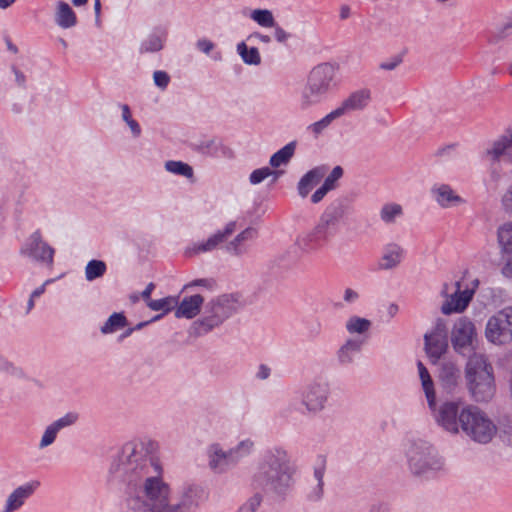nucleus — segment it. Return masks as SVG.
<instances>
[{"instance_id": "nucleus-1", "label": "nucleus", "mask_w": 512, "mask_h": 512, "mask_svg": "<svg viewBox=\"0 0 512 512\" xmlns=\"http://www.w3.org/2000/svg\"><path fill=\"white\" fill-rule=\"evenodd\" d=\"M153 446L152 443L129 442L122 449L123 471L144 479L143 485L129 497L128 506L134 512H185L186 503H170V489L161 479V465L149 450Z\"/></svg>"}, {"instance_id": "nucleus-2", "label": "nucleus", "mask_w": 512, "mask_h": 512, "mask_svg": "<svg viewBox=\"0 0 512 512\" xmlns=\"http://www.w3.org/2000/svg\"><path fill=\"white\" fill-rule=\"evenodd\" d=\"M437 423L447 432L458 434L460 430L471 440L487 444L497 433L494 422L479 408L465 405L463 401H446L436 414Z\"/></svg>"}, {"instance_id": "nucleus-3", "label": "nucleus", "mask_w": 512, "mask_h": 512, "mask_svg": "<svg viewBox=\"0 0 512 512\" xmlns=\"http://www.w3.org/2000/svg\"><path fill=\"white\" fill-rule=\"evenodd\" d=\"M291 473L286 453L278 450L276 454L265 457L256 475V482L267 489L282 492L290 484Z\"/></svg>"}, {"instance_id": "nucleus-4", "label": "nucleus", "mask_w": 512, "mask_h": 512, "mask_svg": "<svg viewBox=\"0 0 512 512\" xmlns=\"http://www.w3.org/2000/svg\"><path fill=\"white\" fill-rule=\"evenodd\" d=\"M484 335L489 343L496 346L512 343V306L504 307L488 318Z\"/></svg>"}, {"instance_id": "nucleus-5", "label": "nucleus", "mask_w": 512, "mask_h": 512, "mask_svg": "<svg viewBox=\"0 0 512 512\" xmlns=\"http://www.w3.org/2000/svg\"><path fill=\"white\" fill-rule=\"evenodd\" d=\"M450 338L454 350L458 353L473 349L477 341L475 324L467 317H460L453 325Z\"/></svg>"}, {"instance_id": "nucleus-6", "label": "nucleus", "mask_w": 512, "mask_h": 512, "mask_svg": "<svg viewBox=\"0 0 512 512\" xmlns=\"http://www.w3.org/2000/svg\"><path fill=\"white\" fill-rule=\"evenodd\" d=\"M330 235L329 221L321 219L313 229L298 236L296 244L304 252H314L329 240Z\"/></svg>"}, {"instance_id": "nucleus-7", "label": "nucleus", "mask_w": 512, "mask_h": 512, "mask_svg": "<svg viewBox=\"0 0 512 512\" xmlns=\"http://www.w3.org/2000/svg\"><path fill=\"white\" fill-rule=\"evenodd\" d=\"M447 329L443 321H437L433 330L425 334V351L433 363L447 351Z\"/></svg>"}, {"instance_id": "nucleus-8", "label": "nucleus", "mask_w": 512, "mask_h": 512, "mask_svg": "<svg viewBox=\"0 0 512 512\" xmlns=\"http://www.w3.org/2000/svg\"><path fill=\"white\" fill-rule=\"evenodd\" d=\"M40 482L32 480L15 488L7 497L5 506L1 512H15L19 510L35 491L39 488Z\"/></svg>"}, {"instance_id": "nucleus-9", "label": "nucleus", "mask_w": 512, "mask_h": 512, "mask_svg": "<svg viewBox=\"0 0 512 512\" xmlns=\"http://www.w3.org/2000/svg\"><path fill=\"white\" fill-rule=\"evenodd\" d=\"M335 76V68L328 63L314 67L307 78V83L324 95L330 90Z\"/></svg>"}, {"instance_id": "nucleus-10", "label": "nucleus", "mask_w": 512, "mask_h": 512, "mask_svg": "<svg viewBox=\"0 0 512 512\" xmlns=\"http://www.w3.org/2000/svg\"><path fill=\"white\" fill-rule=\"evenodd\" d=\"M22 253L37 260L52 263L54 249L42 240L39 231L34 232L22 249Z\"/></svg>"}, {"instance_id": "nucleus-11", "label": "nucleus", "mask_w": 512, "mask_h": 512, "mask_svg": "<svg viewBox=\"0 0 512 512\" xmlns=\"http://www.w3.org/2000/svg\"><path fill=\"white\" fill-rule=\"evenodd\" d=\"M453 286L454 291L447 297L441 308L446 315L464 311L474 293L473 289L461 290L460 282H455Z\"/></svg>"}, {"instance_id": "nucleus-12", "label": "nucleus", "mask_w": 512, "mask_h": 512, "mask_svg": "<svg viewBox=\"0 0 512 512\" xmlns=\"http://www.w3.org/2000/svg\"><path fill=\"white\" fill-rule=\"evenodd\" d=\"M497 242L501 253L508 256L502 268V273L505 276H512V220L498 227Z\"/></svg>"}, {"instance_id": "nucleus-13", "label": "nucleus", "mask_w": 512, "mask_h": 512, "mask_svg": "<svg viewBox=\"0 0 512 512\" xmlns=\"http://www.w3.org/2000/svg\"><path fill=\"white\" fill-rule=\"evenodd\" d=\"M431 193L435 201L443 208L457 207L465 203V200L448 184H435Z\"/></svg>"}, {"instance_id": "nucleus-14", "label": "nucleus", "mask_w": 512, "mask_h": 512, "mask_svg": "<svg viewBox=\"0 0 512 512\" xmlns=\"http://www.w3.org/2000/svg\"><path fill=\"white\" fill-rule=\"evenodd\" d=\"M487 376H493L492 367L487 362L486 357L483 354H473L466 365V378L471 380L475 378V382H482V379Z\"/></svg>"}, {"instance_id": "nucleus-15", "label": "nucleus", "mask_w": 512, "mask_h": 512, "mask_svg": "<svg viewBox=\"0 0 512 512\" xmlns=\"http://www.w3.org/2000/svg\"><path fill=\"white\" fill-rule=\"evenodd\" d=\"M370 101V92L368 90H359L350 94L335 109L339 117L351 113L353 111L364 109Z\"/></svg>"}, {"instance_id": "nucleus-16", "label": "nucleus", "mask_w": 512, "mask_h": 512, "mask_svg": "<svg viewBox=\"0 0 512 512\" xmlns=\"http://www.w3.org/2000/svg\"><path fill=\"white\" fill-rule=\"evenodd\" d=\"M475 378L467 380L469 390L476 401H488L494 395V377L487 376L482 379V382L476 383Z\"/></svg>"}, {"instance_id": "nucleus-17", "label": "nucleus", "mask_w": 512, "mask_h": 512, "mask_svg": "<svg viewBox=\"0 0 512 512\" xmlns=\"http://www.w3.org/2000/svg\"><path fill=\"white\" fill-rule=\"evenodd\" d=\"M327 399V388L325 385H310L304 394V404L310 411H318L324 407Z\"/></svg>"}, {"instance_id": "nucleus-18", "label": "nucleus", "mask_w": 512, "mask_h": 512, "mask_svg": "<svg viewBox=\"0 0 512 512\" xmlns=\"http://www.w3.org/2000/svg\"><path fill=\"white\" fill-rule=\"evenodd\" d=\"M203 301V297L198 294L185 297L177 307L175 316L177 318H194L199 314Z\"/></svg>"}, {"instance_id": "nucleus-19", "label": "nucleus", "mask_w": 512, "mask_h": 512, "mask_svg": "<svg viewBox=\"0 0 512 512\" xmlns=\"http://www.w3.org/2000/svg\"><path fill=\"white\" fill-rule=\"evenodd\" d=\"M403 249L400 245L395 243L387 244L383 249L382 257L379 261L381 269H392L400 264L403 258Z\"/></svg>"}, {"instance_id": "nucleus-20", "label": "nucleus", "mask_w": 512, "mask_h": 512, "mask_svg": "<svg viewBox=\"0 0 512 512\" xmlns=\"http://www.w3.org/2000/svg\"><path fill=\"white\" fill-rule=\"evenodd\" d=\"M239 307L238 298L234 295H223L219 297L213 305L215 316L220 319L228 317Z\"/></svg>"}, {"instance_id": "nucleus-21", "label": "nucleus", "mask_w": 512, "mask_h": 512, "mask_svg": "<svg viewBox=\"0 0 512 512\" xmlns=\"http://www.w3.org/2000/svg\"><path fill=\"white\" fill-rule=\"evenodd\" d=\"M417 366L422 388L424 390L428 405L432 410H434L436 406V395L433 380L422 362L419 361Z\"/></svg>"}, {"instance_id": "nucleus-22", "label": "nucleus", "mask_w": 512, "mask_h": 512, "mask_svg": "<svg viewBox=\"0 0 512 512\" xmlns=\"http://www.w3.org/2000/svg\"><path fill=\"white\" fill-rule=\"evenodd\" d=\"M233 453H225L218 445H212L209 449L210 467L214 470H223L233 459Z\"/></svg>"}, {"instance_id": "nucleus-23", "label": "nucleus", "mask_w": 512, "mask_h": 512, "mask_svg": "<svg viewBox=\"0 0 512 512\" xmlns=\"http://www.w3.org/2000/svg\"><path fill=\"white\" fill-rule=\"evenodd\" d=\"M324 177V172L319 169H313L306 173L298 184V191L302 197H306L309 192L316 186Z\"/></svg>"}, {"instance_id": "nucleus-24", "label": "nucleus", "mask_w": 512, "mask_h": 512, "mask_svg": "<svg viewBox=\"0 0 512 512\" xmlns=\"http://www.w3.org/2000/svg\"><path fill=\"white\" fill-rule=\"evenodd\" d=\"M409 462L411 469L415 474H421L425 472V468L428 464V459L430 456L429 447H425L418 452L416 449H412L408 452Z\"/></svg>"}, {"instance_id": "nucleus-25", "label": "nucleus", "mask_w": 512, "mask_h": 512, "mask_svg": "<svg viewBox=\"0 0 512 512\" xmlns=\"http://www.w3.org/2000/svg\"><path fill=\"white\" fill-rule=\"evenodd\" d=\"M324 96L319 90L314 89L311 85L306 83L305 87L301 91L299 97V107L302 110H306L316 104H318Z\"/></svg>"}, {"instance_id": "nucleus-26", "label": "nucleus", "mask_w": 512, "mask_h": 512, "mask_svg": "<svg viewBox=\"0 0 512 512\" xmlns=\"http://www.w3.org/2000/svg\"><path fill=\"white\" fill-rule=\"evenodd\" d=\"M56 23L62 28H70L76 24V14L65 2L57 4Z\"/></svg>"}, {"instance_id": "nucleus-27", "label": "nucleus", "mask_w": 512, "mask_h": 512, "mask_svg": "<svg viewBox=\"0 0 512 512\" xmlns=\"http://www.w3.org/2000/svg\"><path fill=\"white\" fill-rule=\"evenodd\" d=\"M225 239L224 234H214L211 236L207 241L202 243L193 244L192 246L188 247L186 250V254L188 256H193L199 253L203 252H209L215 249L221 242H223Z\"/></svg>"}, {"instance_id": "nucleus-28", "label": "nucleus", "mask_w": 512, "mask_h": 512, "mask_svg": "<svg viewBox=\"0 0 512 512\" xmlns=\"http://www.w3.org/2000/svg\"><path fill=\"white\" fill-rule=\"evenodd\" d=\"M439 377L442 385L450 391L452 387L457 385L460 371L454 364H445L441 369Z\"/></svg>"}, {"instance_id": "nucleus-29", "label": "nucleus", "mask_w": 512, "mask_h": 512, "mask_svg": "<svg viewBox=\"0 0 512 512\" xmlns=\"http://www.w3.org/2000/svg\"><path fill=\"white\" fill-rule=\"evenodd\" d=\"M511 147L512 137L507 135L502 136L493 143L492 147L487 151V156L492 160H498Z\"/></svg>"}, {"instance_id": "nucleus-30", "label": "nucleus", "mask_w": 512, "mask_h": 512, "mask_svg": "<svg viewBox=\"0 0 512 512\" xmlns=\"http://www.w3.org/2000/svg\"><path fill=\"white\" fill-rule=\"evenodd\" d=\"M362 346V341L348 340L339 350L338 357L342 363H350Z\"/></svg>"}, {"instance_id": "nucleus-31", "label": "nucleus", "mask_w": 512, "mask_h": 512, "mask_svg": "<svg viewBox=\"0 0 512 512\" xmlns=\"http://www.w3.org/2000/svg\"><path fill=\"white\" fill-rule=\"evenodd\" d=\"M295 151V143L291 142L284 146L282 149L277 151L270 159L272 167H279L285 165L292 158Z\"/></svg>"}, {"instance_id": "nucleus-32", "label": "nucleus", "mask_w": 512, "mask_h": 512, "mask_svg": "<svg viewBox=\"0 0 512 512\" xmlns=\"http://www.w3.org/2000/svg\"><path fill=\"white\" fill-rule=\"evenodd\" d=\"M257 236V231L254 228H247L241 232L234 241L229 244L228 249L236 254L243 251V244L247 241L253 240Z\"/></svg>"}, {"instance_id": "nucleus-33", "label": "nucleus", "mask_w": 512, "mask_h": 512, "mask_svg": "<svg viewBox=\"0 0 512 512\" xmlns=\"http://www.w3.org/2000/svg\"><path fill=\"white\" fill-rule=\"evenodd\" d=\"M402 207L397 203H387L380 210L381 220L385 223H393L402 215Z\"/></svg>"}, {"instance_id": "nucleus-34", "label": "nucleus", "mask_w": 512, "mask_h": 512, "mask_svg": "<svg viewBox=\"0 0 512 512\" xmlns=\"http://www.w3.org/2000/svg\"><path fill=\"white\" fill-rule=\"evenodd\" d=\"M106 272V264L101 260H91L85 268V276L88 281L100 278Z\"/></svg>"}, {"instance_id": "nucleus-35", "label": "nucleus", "mask_w": 512, "mask_h": 512, "mask_svg": "<svg viewBox=\"0 0 512 512\" xmlns=\"http://www.w3.org/2000/svg\"><path fill=\"white\" fill-rule=\"evenodd\" d=\"M178 301L175 297L168 296L159 300H149L147 306L153 311L162 310L164 313L171 311Z\"/></svg>"}, {"instance_id": "nucleus-36", "label": "nucleus", "mask_w": 512, "mask_h": 512, "mask_svg": "<svg viewBox=\"0 0 512 512\" xmlns=\"http://www.w3.org/2000/svg\"><path fill=\"white\" fill-rule=\"evenodd\" d=\"M340 118L337 114V111L335 109L328 113L325 117H323L321 120L312 123L308 126V130L312 132L315 136H318L322 133L335 119Z\"/></svg>"}, {"instance_id": "nucleus-37", "label": "nucleus", "mask_w": 512, "mask_h": 512, "mask_svg": "<svg viewBox=\"0 0 512 512\" xmlns=\"http://www.w3.org/2000/svg\"><path fill=\"white\" fill-rule=\"evenodd\" d=\"M251 18L262 27H274L276 24L272 12L267 9L252 11Z\"/></svg>"}, {"instance_id": "nucleus-38", "label": "nucleus", "mask_w": 512, "mask_h": 512, "mask_svg": "<svg viewBox=\"0 0 512 512\" xmlns=\"http://www.w3.org/2000/svg\"><path fill=\"white\" fill-rule=\"evenodd\" d=\"M370 326H371V323L369 320H367L365 318L356 317V316L351 317L346 323V328H347L348 332L351 334H353V333L362 334V333L368 331Z\"/></svg>"}, {"instance_id": "nucleus-39", "label": "nucleus", "mask_w": 512, "mask_h": 512, "mask_svg": "<svg viewBox=\"0 0 512 512\" xmlns=\"http://www.w3.org/2000/svg\"><path fill=\"white\" fill-rule=\"evenodd\" d=\"M237 49L244 62L254 65L260 63L261 59L257 48H248L245 43H240Z\"/></svg>"}, {"instance_id": "nucleus-40", "label": "nucleus", "mask_w": 512, "mask_h": 512, "mask_svg": "<svg viewBox=\"0 0 512 512\" xmlns=\"http://www.w3.org/2000/svg\"><path fill=\"white\" fill-rule=\"evenodd\" d=\"M126 325V319L122 314L114 313L101 328L103 333H112Z\"/></svg>"}, {"instance_id": "nucleus-41", "label": "nucleus", "mask_w": 512, "mask_h": 512, "mask_svg": "<svg viewBox=\"0 0 512 512\" xmlns=\"http://www.w3.org/2000/svg\"><path fill=\"white\" fill-rule=\"evenodd\" d=\"M166 169L174 174L183 175L185 177L193 176V169L188 164L180 161H168L165 164Z\"/></svg>"}, {"instance_id": "nucleus-42", "label": "nucleus", "mask_w": 512, "mask_h": 512, "mask_svg": "<svg viewBox=\"0 0 512 512\" xmlns=\"http://www.w3.org/2000/svg\"><path fill=\"white\" fill-rule=\"evenodd\" d=\"M279 174H280V172L272 171L268 167H263V168H260V169H256V170H254L251 173V175H250V182L252 184H259L264 179H266L267 177H269L271 175L274 176V181H275L278 178Z\"/></svg>"}, {"instance_id": "nucleus-43", "label": "nucleus", "mask_w": 512, "mask_h": 512, "mask_svg": "<svg viewBox=\"0 0 512 512\" xmlns=\"http://www.w3.org/2000/svg\"><path fill=\"white\" fill-rule=\"evenodd\" d=\"M58 432L59 431L56 430V428L52 424L49 425L46 428V430L42 436V439L40 441V445H39L40 448H44V447L51 445L54 442V440L56 439Z\"/></svg>"}, {"instance_id": "nucleus-44", "label": "nucleus", "mask_w": 512, "mask_h": 512, "mask_svg": "<svg viewBox=\"0 0 512 512\" xmlns=\"http://www.w3.org/2000/svg\"><path fill=\"white\" fill-rule=\"evenodd\" d=\"M77 419L78 415L76 413H68L64 417L53 422L52 425L56 428V430L60 431L62 428L74 424Z\"/></svg>"}, {"instance_id": "nucleus-45", "label": "nucleus", "mask_w": 512, "mask_h": 512, "mask_svg": "<svg viewBox=\"0 0 512 512\" xmlns=\"http://www.w3.org/2000/svg\"><path fill=\"white\" fill-rule=\"evenodd\" d=\"M503 210L509 216H512V184L507 188L501 198Z\"/></svg>"}, {"instance_id": "nucleus-46", "label": "nucleus", "mask_w": 512, "mask_h": 512, "mask_svg": "<svg viewBox=\"0 0 512 512\" xmlns=\"http://www.w3.org/2000/svg\"><path fill=\"white\" fill-rule=\"evenodd\" d=\"M161 48H162V40L158 36H152L142 46V50H144L146 52L158 51Z\"/></svg>"}, {"instance_id": "nucleus-47", "label": "nucleus", "mask_w": 512, "mask_h": 512, "mask_svg": "<svg viewBox=\"0 0 512 512\" xmlns=\"http://www.w3.org/2000/svg\"><path fill=\"white\" fill-rule=\"evenodd\" d=\"M343 170L340 166L335 167L330 175L325 179L324 185L329 189H334L335 182L342 176Z\"/></svg>"}, {"instance_id": "nucleus-48", "label": "nucleus", "mask_w": 512, "mask_h": 512, "mask_svg": "<svg viewBox=\"0 0 512 512\" xmlns=\"http://www.w3.org/2000/svg\"><path fill=\"white\" fill-rule=\"evenodd\" d=\"M153 78H154L155 84L162 89L167 87L169 80H170L168 74L164 71L154 72Z\"/></svg>"}, {"instance_id": "nucleus-49", "label": "nucleus", "mask_w": 512, "mask_h": 512, "mask_svg": "<svg viewBox=\"0 0 512 512\" xmlns=\"http://www.w3.org/2000/svg\"><path fill=\"white\" fill-rule=\"evenodd\" d=\"M331 189H329V187H326L324 184L319 188L317 189L313 195L311 196V201L313 203H318L320 202L324 196L330 191Z\"/></svg>"}, {"instance_id": "nucleus-50", "label": "nucleus", "mask_w": 512, "mask_h": 512, "mask_svg": "<svg viewBox=\"0 0 512 512\" xmlns=\"http://www.w3.org/2000/svg\"><path fill=\"white\" fill-rule=\"evenodd\" d=\"M273 28L274 37L278 42L284 43L285 41H287V39L289 38V34L282 27L275 24Z\"/></svg>"}, {"instance_id": "nucleus-51", "label": "nucleus", "mask_w": 512, "mask_h": 512, "mask_svg": "<svg viewBox=\"0 0 512 512\" xmlns=\"http://www.w3.org/2000/svg\"><path fill=\"white\" fill-rule=\"evenodd\" d=\"M261 498L259 496H254L249 503H247L244 507H242V512H254L256 508L260 505Z\"/></svg>"}, {"instance_id": "nucleus-52", "label": "nucleus", "mask_w": 512, "mask_h": 512, "mask_svg": "<svg viewBox=\"0 0 512 512\" xmlns=\"http://www.w3.org/2000/svg\"><path fill=\"white\" fill-rule=\"evenodd\" d=\"M323 474H324V466L323 465L321 467L315 469V477L318 481V492L314 496V498H319L321 495Z\"/></svg>"}, {"instance_id": "nucleus-53", "label": "nucleus", "mask_w": 512, "mask_h": 512, "mask_svg": "<svg viewBox=\"0 0 512 512\" xmlns=\"http://www.w3.org/2000/svg\"><path fill=\"white\" fill-rule=\"evenodd\" d=\"M252 447H253V443H252L251 441H249V440L242 441V442L239 444V446H238V448H237L236 452H237L240 456H242V455H245V454L249 453V452H250V450L252 449Z\"/></svg>"}, {"instance_id": "nucleus-54", "label": "nucleus", "mask_w": 512, "mask_h": 512, "mask_svg": "<svg viewBox=\"0 0 512 512\" xmlns=\"http://www.w3.org/2000/svg\"><path fill=\"white\" fill-rule=\"evenodd\" d=\"M197 46L206 54H208L213 49V43L206 39L199 40Z\"/></svg>"}, {"instance_id": "nucleus-55", "label": "nucleus", "mask_w": 512, "mask_h": 512, "mask_svg": "<svg viewBox=\"0 0 512 512\" xmlns=\"http://www.w3.org/2000/svg\"><path fill=\"white\" fill-rule=\"evenodd\" d=\"M343 298L346 302L352 303L358 299V293L351 288H347L344 292Z\"/></svg>"}, {"instance_id": "nucleus-56", "label": "nucleus", "mask_w": 512, "mask_h": 512, "mask_svg": "<svg viewBox=\"0 0 512 512\" xmlns=\"http://www.w3.org/2000/svg\"><path fill=\"white\" fill-rule=\"evenodd\" d=\"M270 375V368L266 365H261L257 372V377L261 380L268 378Z\"/></svg>"}, {"instance_id": "nucleus-57", "label": "nucleus", "mask_w": 512, "mask_h": 512, "mask_svg": "<svg viewBox=\"0 0 512 512\" xmlns=\"http://www.w3.org/2000/svg\"><path fill=\"white\" fill-rule=\"evenodd\" d=\"M126 123L130 127V129H131V131H132L134 136H139L140 135L141 129H140L139 124L135 120H130V121L126 122Z\"/></svg>"}, {"instance_id": "nucleus-58", "label": "nucleus", "mask_w": 512, "mask_h": 512, "mask_svg": "<svg viewBox=\"0 0 512 512\" xmlns=\"http://www.w3.org/2000/svg\"><path fill=\"white\" fill-rule=\"evenodd\" d=\"M155 286L153 283H149L145 290L142 292L143 299L148 303L149 300H152L150 298L152 291L154 290Z\"/></svg>"}, {"instance_id": "nucleus-59", "label": "nucleus", "mask_w": 512, "mask_h": 512, "mask_svg": "<svg viewBox=\"0 0 512 512\" xmlns=\"http://www.w3.org/2000/svg\"><path fill=\"white\" fill-rule=\"evenodd\" d=\"M351 9L348 5H342L339 10V16L341 19H347L350 16Z\"/></svg>"}, {"instance_id": "nucleus-60", "label": "nucleus", "mask_w": 512, "mask_h": 512, "mask_svg": "<svg viewBox=\"0 0 512 512\" xmlns=\"http://www.w3.org/2000/svg\"><path fill=\"white\" fill-rule=\"evenodd\" d=\"M236 229V224L234 222H231L227 224L223 232H218V234H224L225 238L231 235Z\"/></svg>"}, {"instance_id": "nucleus-61", "label": "nucleus", "mask_w": 512, "mask_h": 512, "mask_svg": "<svg viewBox=\"0 0 512 512\" xmlns=\"http://www.w3.org/2000/svg\"><path fill=\"white\" fill-rule=\"evenodd\" d=\"M122 118L125 122L133 120L131 117L130 109L127 105H122Z\"/></svg>"}, {"instance_id": "nucleus-62", "label": "nucleus", "mask_w": 512, "mask_h": 512, "mask_svg": "<svg viewBox=\"0 0 512 512\" xmlns=\"http://www.w3.org/2000/svg\"><path fill=\"white\" fill-rule=\"evenodd\" d=\"M44 292H45V284H43L39 288L35 289L32 292L31 297L35 299V298L39 297L40 295H42Z\"/></svg>"}, {"instance_id": "nucleus-63", "label": "nucleus", "mask_w": 512, "mask_h": 512, "mask_svg": "<svg viewBox=\"0 0 512 512\" xmlns=\"http://www.w3.org/2000/svg\"><path fill=\"white\" fill-rule=\"evenodd\" d=\"M398 312V306L395 305V304H390L387 308V313L390 317H393L397 314Z\"/></svg>"}, {"instance_id": "nucleus-64", "label": "nucleus", "mask_w": 512, "mask_h": 512, "mask_svg": "<svg viewBox=\"0 0 512 512\" xmlns=\"http://www.w3.org/2000/svg\"><path fill=\"white\" fill-rule=\"evenodd\" d=\"M398 61L395 62H389V63H382L381 68L385 70H392L398 65Z\"/></svg>"}]
</instances>
